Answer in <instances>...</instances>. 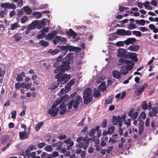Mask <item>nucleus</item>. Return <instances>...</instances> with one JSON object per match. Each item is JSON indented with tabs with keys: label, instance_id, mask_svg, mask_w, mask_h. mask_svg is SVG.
I'll list each match as a JSON object with an SVG mask.
<instances>
[{
	"label": "nucleus",
	"instance_id": "f257e3e1",
	"mask_svg": "<svg viewBox=\"0 0 158 158\" xmlns=\"http://www.w3.org/2000/svg\"><path fill=\"white\" fill-rule=\"evenodd\" d=\"M74 57V56L72 53L67 54L65 57L66 60L64 61L62 64L59 67L56 68L54 71L55 74L57 73L55 76V78L57 79L58 81L61 83V84L66 83L70 79L69 75H68L66 74H63L65 71H67L70 69L69 60H72Z\"/></svg>",
	"mask_w": 158,
	"mask_h": 158
},
{
	"label": "nucleus",
	"instance_id": "f03ea898",
	"mask_svg": "<svg viewBox=\"0 0 158 158\" xmlns=\"http://www.w3.org/2000/svg\"><path fill=\"white\" fill-rule=\"evenodd\" d=\"M67 97L66 96H63L61 97L57 98L55 103L53 104L51 108L49 110L48 113L51 115L52 117L56 116L58 113V110L56 108V106L59 105L61 102H65L67 99Z\"/></svg>",
	"mask_w": 158,
	"mask_h": 158
},
{
	"label": "nucleus",
	"instance_id": "7ed1b4c3",
	"mask_svg": "<svg viewBox=\"0 0 158 158\" xmlns=\"http://www.w3.org/2000/svg\"><path fill=\"white\" fill-rule=\"evenodd\" d=\"M92 91L90 88L86 89L84 91L83 98L84 103L85 104L90 102L92 98Z\"/></svg>",
	"mask_w": 158,
	"mask_h": 158
},
{
	"label": "nucleus",
	"instance_id": "20e7f679",
	"mask_svg": "<svg viewBox=\"0 0 158 158\" xmlns=\"http://www.w3.org/2000/svg\"><path fill=\"white\" fill-rule=\"evenodd\" d=\"M82 98L79 95L77 96L74 101L71 100L69 103L68 109H70L73 106L74 108H77L81 101Z\"/></svg>",
	"mask_w": 158,
	"mask_h": 158
},
{
	"label": "nucleus",
	"instance_id": "39448f33",
	"mask_svg": "<svg viewBox=\"0 0 158 158\" xmlns=\"http://www.w3.org/2000/svg\"><path fill=\"white\" fill-rule=\"evenodd\" d=\"M82 98L79 95L77 96L74 101L71 100L69 103L68 109H70L73 106L74 108H77L81 101Z\"/></svg>",
	"mask_w": 158,
	"mask_h": 158
},
{
	"label": "nucleus",
	"instance_id": "423d86ee",
	"mask_svg": "<svg viewBox=\"0 0 158 158\" xmlns=\"http://www.w3.org/2000/svg\"><path fill=\"white\" fill-rule=\"evenodd\" d=\"M61 48L64 51H66L68 50L70 51H74L76 52H78L81 50L80 48L73 47L70 45L69 44H66V46H61Z\"/></svg>",
	"mask_w": 158,
	"mask_h": 158
},
{
	"label": "nucleus",
	"instance_id": "0eeeda50",
	"mask_svg": "<svg viewBox=\"0 0 158 158\" xmlns=\"http://www.w3.org/2000/svg\"><path fill=\"white\" fill-rule=\"evenodd\" d=\"M133 66L131 64H127L121 67L120 71L123 75H126L128 73V71L130 70L133 68Z\"/></svg>",
	"mask_w": 158,
	"mask_h": 158
},
{
	"label": "nucleus",
	"instance_id": "6e6552de",
	"mask_svg": "<svg viewBox=\"0 0 158 158\" xmlns=\"http://www.w3.org/2000/svg\"><path fill=\"white\" fill-rule=\"evenodd\" d=\"M0 6L2 8H4L5 10H6L7 9L15 10L16 8V6L15 4L13 3L7 2L1 3Z\"/></svg>",
	"mask_w": 158,
	"mask_h": 158
},
{
	"label": "nucleus",
	"instance_id": "1a4fd4ad",
	"mask_svg": "<svg viewBox=\"0 0 158 158\" xmlns=\"http://www.w3.org/2000/svg\"><path fill=\"white\" fill-rule=\"evenodd\" d=\"M92 140V141H94L95 140V137H94L93 138H87L85 139L84 140V141H83L82 143V148H83L84 149H86L88 146L89 142Z\"/></svg>",
	"mask_w": 158,
	"mask_h": 158
},
{
	"label": "nucleus",
	"instance_id": "9d476101",
	"mask_svg": "<svg viewBox=\"0 0 158 158\" xmlns=\"http://www.w3.org/2000/svg\"><path fill=\"white\" fill-rule=\"evenodd\" d=\"M63 102V103L61 104L60 106L57 108L58 111H59V114L61 115L64 114L67 110L66 106Z\"/></svg>",
	"mask_w": 158,
	"mask_h": 158
},
{
	"label": "nucleus",
	"instance_id": "9b49d317",
	"mask_svg": "<svg viewBox=\"0 0 158 158\" xmlns=\"http://www.w3.org/2000/svg\"><path fill=\"white\" fill-rule=\"evenodd\" d=\"M69 34L70 36L73 39V41L77 40L79 39V37L77 36V33L71 29L69 30Z\"/></svg>",
	"mask_w": 158,
	"mask_h": 158
},
{
	"label": "nucleus",
	"instance_id": "f8f14e48",
	"mask_svg": "<svg viewBox=\"0 0 158 158\" xmlns=\"http://www.w3.org/2000/svg\"><path fill=\"white\" fill-rule=\"evenodd\" d=\"M128 115L133 120L136 119L138 115V113L137 111H134L133 109H131L129 112Z\"/></svg>",
	"mask_w": 158,
	"mask_h": 158
},
{
	"label": "nucleus",
	"instance_id": "ddd939ff",
	"mask_svg": "<svg viewBox=\"0 0 158 158\" xmlns=\"http://www.w3.org/2000/svg\"><path fill=\"white\" fill-rule=\"evenodd\" d=\"M87 138H84L82 136H80L77 139V142L79 143H78L76 144V147L79 148H81L82 146V142L84 141V140L85 139Z\"/></svg>",
	"mask_w": 158,
	"mask_h": 158
},
{
	"label": "nucleus",
	"instance_id": "4468645a",
	"mask_svg": "<svg viewBox=\"0 0 158 158\" xmlns=\"http://www.w3.org/2000/svg\"><path fill=\"white\" fill-rule=\"evenodd\" d=\"M147 86L146 84H144L143 85H141L138 89L135 90V92L137 95H139L141 93L143 92L144 90V89Z\"/></svg>",
	"mask_w": 158,
	"mask_h": 158
},
{
	"label": "nucleus",
	"instance_id": "2eb2a0df",
	"mask_svg": "<svg viewBox=\"0 0 158 158\" xmlns=\"http://www.w3.org/2000/svg\"><path fill=\"white\" fill-rule=\"evenodd\" d=\"M117 56L118 57H124L126 55V50L125 49L119 48L117 50Z\"/></svg>",
	"mask_w": 158,
	"mask_h": 158
},
{
	"label": "nucleus",
	"instance_id": "dca6fc26",
	"mask_svg": "<svg viewBox=\"0 0 158 158\" xmlns=\"http://www.w3.org/2000/svg\"><path fill=\"white\" fill-rule=\"evenodd\" d=\"M37 21V28L38 29H40L46 25V23L45 22L44 19H43L41 21L36 20Z\"/></svg>",
	"mask_w": 158,
	"mask_h": 158
},
{
	"label": "nucleus",
	"instance_id": "f3484780",
	"mask_svg": "<svg viewBox=\"0 0 158 158\" xmlns=\"http://www.w3.org/2000/svg\"><path fill=\"white\" fill-rule=\"evenodd\" d=\"M57 32L56 31H53L52 33H48L46 36V38L48 40H50L57 35Z\"/></svg>",
	"mask_w": 158,
	"mask_h": 158
},
{
	"label": "nucleus",
	"instance_id": "a211bd4d",
	"mask_svg": "<svg viewBox=\"0 0 158 158\" xmlns=\"http://www.w3.org/2000/svg\"><path fill=\"white\" fill-rule=\"evenodd\" d=\"M119 61L121 63L127 64H131L134 65L135 63L131 60L123 58H121L119 59Z\"/></svg>",
	"mask_w": 158,
	"mask_h": 158
},
{
	"label": "nucleus",
	"instance_id": "6ab92c4d",
	"mask_svg": "<svg viewBox=\"0 0 158 158\" xmlns=\"http://www.w3.org/2000/svg\"><path fill=\"white\" fill-rule=\"evenodd\" d=\"M127 56L135 62H137L138 60L137 55L134 52H129L127 54Z\"/></svg>",
	"mask_w": 158,
	"mask_h": 158
},
{
	"label": "nucleus",
	"instance_id": "aec40b11",
	"mask_svg": "<svg viewBox=\"0 0 158 158\" xmlns=\"http://www.w3.org/2000/svg\"><path fill=\"white\" fill-rule=\"evenodd\" d=\"M29 133H27L25 131L19 133V136L22 139H25L27 138L29 136Z\"/></svg>",
	"mask_w": 158,
	"mask_h": 158
},
{
	"label": "nucleus",
	"instance_id": "412c9836",
	"mask_svg": "<svg viewBox=\"0 0 158 158\" xmlns=\"http://www.w3.org/2000/svg\"><path fill=\"white\" fill-rule=\"evenodd\" d=\"M23 9L27 15H30L32 12L31 9L28 6H23Z\"/></svg>",
	"mask_w": 158,
	"mask_h": 158
},
{
	"label": "nucleus",
	"instance_id": "4be33fe9",
	"mask_svg": "<svg viewBox=\"0 0 158 158\" xmlns=\"http://www.w3.org/2000/svg\"><path fill=\"white\" fill-rule=\"evenodd\" d=\"M139 46L137 45H132L128 48L130 51L133 52H136L139 50Z\"/></svg>",
	"mask_w": 158,
	"mask_h": 158
},
{
	"label": "nucleus",
	"instance_id": "5701e85b",
	"mask_svg": "<svg viewBox=\"0 0 158 158\" xmlns=\"http://www.w3.org/2000/svg\"><path fill=\"white\" fill-rule=\"evenodd\" d=\"M136 39L134 38H128L125 40V44L126 45H128L129 44H131L134 43Z\"/></svg>",
	"mask_w": 158,
	"mask_h": 158
},
{
	"label": "nucleus",
	"instance_id": "b1692460",
	"mask_svg": "<svg viewBox=\"0 0 158 158\" xmlns=\"http://www.w3.org/2000/svg\"><path fill=\"white\" fill-rule=\"evenodd\" d=\"M32 15L33 17L36 19H39L42 16V14L40 12H33L32 13Z\"/></svg>",
	"mask_w": 158,
	"mask_h": 158
},
{
	"label": "nucleus",
	"instance_id": "393cba45",
	"mask_svg": "<svg viewBox=\"0 0 158 158\" xmlns=\"http://www.w3.org/2000/svg\"><path fill=\"white\" fill-rule=\"evenodd\" d=\"M37 21L35 20L32 22L28 27V29H30L31 30L34 29H35L36 27H37Z\"/></svg>",
	"mask_w": 158,
	"mask_h": 158
},
{
	"label": "nucleus",
	"instance_id": "a878e982",
	"mask_svg": "<svg viewBox=\"0 0 158 158\" xmlns=\"http://www.w3.org/2000/svg\"><path fill=\"white\" fill-rule=\"evenodd\" d=\"M144 123L142 121L140 122L139 125V134L140 135L143 131L144 129Z\"/></svg>",
	"mask_w": 158,
	"mask_h": 158
},
{
	"label": "nucleus",
	"instance_id": "bb28decb",
	"mask_svg": "<svg viewBox=\"0 0 158 158\" xmlns=\"http://www.w3.org/2000/svg\"><path fill=\"white\" fill-rule=\"evenodd\" d=\"M112 74L114 77L117 79L119 78L121 76L120 73L117 70L113 71Z\"/></svg>",
	"mask_w": 158,
	"mask_h": 158
},
{
	"label": "nucleus",
	"instance_id": "cd10ccee",
	"mask_svg": "<svg viewBox=\"0 0 158 158\" xmlns=\"http://www.w3.org/2000/svg\"><path fill=\"white\" fill-rule=\"evenodd\" d=\"M148 27L151 30H152L153 32L156 33L158 32V29L155 27V26L154 24H149Z\"/></svg>",
	"mask_w": 158,
	"mask_h": 158
},
{
	"label": "nucleus",
	"instance_id": "c85d7f7f",
	"mask_svg": "<svg viewBox=\"0 0 158 158\" xmlns=\"http://www.w3.org/2000/svg\"><path fill=\"white\" fill-rule=\"evenodd\" d=\"M106 88V83L105 82H102L100 85L98 86V89L101 91L104 90Z\"/></svg>",
	"mask_w": 158,
	"mask_h": 158
},
{
	"label": "nucleus",
	"instance_id": "c756f323",
	"mask_svg": "<svg viewBox=\"0 0 158 158\" xmlns=\"http://www.w3.org/2000/svg\"><path fill=\"white\" fill-rule=\"evenodd\" d=\"M20 27L18 22H15L11 24V29L13 30Z\"/></svg>",
	"mask_w": 158,
	"mask_h": 158
},
{
	"label": "nucleus",
	"instance_id": "7c9ffc66",
	"mask_svg": "<svg viewBox=\"0 0 158 158\" xmlns=\"http://www.w3.org/2000/svg\"><path fill=\"white\" fill-rule=\"evenodd\" d=\"M13 37L15 39L16 41L18 42L20 40L22 39L21 36L19 34L16 33L15 35H13Z\"/></svg>",
	"mask_w": 158,
	"mask_h": 158
},
{
	"label": "nucleus",
	"instance_id": "2f4dec72",
	"mask_svg": "<svg viewBox=\"0 0 158 158\" xmlns=\"http://www.w3.org/2000/svg\"><path fill=\"white\" fill-rule=\"evenodd\" d=\"M39 44L42 46L47 47L48 45V43L47 41L42 40L40 41Z\"/></svg>",
	"mask_w": 158,
	"mask_h": 158
},
{
	"label": "nucleus",
	"instance_id": "473e14b6",
	"mask_svg": "<svg viewBox=\"0 0 158 158\" xmlns=\"http://www.w3.org/2000/svg\"><path fill=\"white\" fill-rule=\"evenodd\" d=\"M43 122H41L40 123H38L35 126V130L37 131H38L41 128V127L43 125Z\"/></svg>",
	"mask_w": 158,
	"mask_h": 158
},
{
	"label": "nucleus",
	"instance_id": "72a5a7b5",
	"mask_svg": "<svg viewBox=\"0 0 158 158\" xmlns=\"http://www.w3.org/2000/svg\"><path fill=\"white\" fill-rule=\"evenodd\" d=\"M60 52V51L57 49H55L53 50L50 49L48 51V52L52 54V55H54L57 54Z\"/></svg>",
	"mask_w": 158,
	"mask_h": 158
},
{
	"label": "nucleus",
	"instance_id": "f704fd0d",
	"mask_svg": "<svg viewBox=\"0 0 158 158\" xmlns=\"http://www.w3.org/2000/svg\"><path fill=\"white\" fill-rule=\"evenodd\" d=\"M117 135L116 134H114L112 136V138H110L109 142H112L113 143H115L116 142V137Z\"/></svg>",
	"mask_w": 158,
	"mask_h": 158
},
{
	"label": "nucleus",
	"instance_id": "c9c22d12",
	"mask_svg": "<svg viewBox=\"0 0 158 158\" xmlns=\"http://www.w3.org/2000/svg\"><path fill=\"white\" fill-rule=\"evenodd\" d=\"M61 39V38L60 36H56L53 40V42L54 44H57L59 42Z\"/></svg>",
	"mask_w": 158,
	"mask_h": 158
},
{
	"label": "nucleus",
	"instance_id": "e433bc0d",
	"mask_svg": "<svg viewBox=\"0 0 158 158\" xmlns=\"http://www.w3.org/2000/svg\"><path fill=\"white\" fill-rule=\"evenodd\" d=\"M62 56H59L58 57L56 58L57 62H55L53 66L54 67H57V68L58 67H59L60 66H57V65L58 64V62H59L60 61H61L62 60Z\"/></svg>",
	"mask_w": 158,
	"mask_h": 158
},
{
	"label": "nucleus",
	"instance_id": "4c0bfd02",
	"mask_svg": "<svg viewBox=\"0 0 158 158\" xmlns=\"http://www.w3.org/2000/svg\"><path fill=\"white\" fill-rule=\"evenodd\" d=\"M28 20V17L26 15H24L21 19V22L22 23H26Z\"/></svg>",
	"mask_w": 158,
	"mask_h": 158
},
{
	"label": "nucleus",
	"instance_id": "58836bf2",
	"mask_svg": "<svg viewBox=\"0 0 158 158\" xmlns=\"http://www.w3.org/2000/svg\"><path fill=\"white\" fill-rule=\"evenodd\" d=\"M17 11V15L19 17H21L24 14V11L22 9L18 10Z\"/></svg>",
	"mask_w": 158,
	"mask_h": 158
},
{
	"label": "nucleus",
	"instance_id": "ea45409f",
	"mask_svg": "<svg viewBox=\"0 0 158 158\" xmlns=\"http://www.w3.org/2000/svg\"><path fill=\"white\" fill-rule=\"evenodd\" d=\"M93 95L95 98H98L100 95V92L97 89H94V92Z\"/></svg>",
	"mask_w": 158,
	"mask_h": 158
},
{
	"label": "nucleus",
	"instance_id": "a19ab883",
	"mask_svg": "<svg viewBox=\"0 0 158 158\" xmlns=\"http://www.w3.org/2000/svg\"><path fill=\"white\" fill-rule=\"evenodd\" d=\"M136 25L132 23L128 25L127 26V28L129 30L133 29L136 28Z\"/></svg>",
	"mask_w": 158,
	"mask_h": 158
},
{
	"label": "nucleus",
	"instance_id": "79ce46f5",
	"mask_svg": "<svg viewBox=\"0 0 158 158\" xmlns=\"http://www.w3.org/2000/svg\"><path fill=\"white\" fill-rule=\"evenodd\" d=\"M125 44V41H119L117 42L116 43V45L118 47L123 46Z\"/></svg>",
	"mask_w": 158,
	"mask_h": 158
},
{
	"label": "nucleus",
	"instance_id": "37998d69",
	"mask_svg": "<svg viewBox=\"0 0 158 158\" xmlns=\"http://www.w3.org/2000/svg\"><path fill=\"white\" fill-rule=\"evenodd\" d=\"M124 29H119L117 31V33L118 35L124 36Z\"/></svg>",
	"mask_w": 158,
	"mask_h": 158
},
{
	"label": "nucleus",
	"instance_id": "c03bdc74",
	"mask_svg": "<svg viewBox=\"0 0 158 158\" xmlns=\"http://www.w3.org/2000/svg\"><path fill=\"white\" fill-rule=\"evenodd\" d=\"M140 117L141 118L143 119H144L146 118V115L144 112H142L140 113L137 119L139 120Z\"/></svg>",
	"mask_w": 158,
	"mask_h": 158
},
{
	"label": "nucleus",
	"instance_id": "a18cd8bd",
	"mask_svg": "<svg viewBox=\"0 0 158 158\" xmlns=\"http://www.w3.org/2000/svg\"><path fill=\"white\" fill-rule=\"evenodd\" d=\"M46 34H45L41 32L40 33L37 35V37L38 39H41L44 38Z\"/></svg>",
	"mask_w": 158,
	"mask_h": 158
},
{
	"label": "nucleus",
	"instance_id": "49530a36",
	"mask_svg": "<svg viewBox=\"0 0 158 158\" xmlns=\"http://www.w3.org/2000/svg\"><path fill=\"white\" fill-rule=\"evenodd\" d=\"M44 150L47 152H51L52 150V148L51 146L48 145L45 147Z\"/></svg>",
	"mask_w": 158,
	"mask_h": 158
},
{
	"label": "nucleus",
	"instance_id": "de8ad7c7",
	"mask_svg": "<svg viewBox=\"0 0 158 158\" xmlns=\"http://www.w3.org/2000/svg\"><path fill=\"white\" fill-rule=\"evenodd\" d=\"M115 128L114 126H111L108 130L109 134H111L113 133L114 131Z\"/></svg>",
	"mask_w": 158,
	"mask_h": 158
},
{
	"label": "nucleus",
	"instance_id": "09e8293b",
	"mask_svg": "<svg viewBox=\"0 0 158 158\" xmlns=\"http://www.w3.org/2000/svg\"><path fill=\"white\" fill-rule=\"evenodd\" d=\"M132 33L137 36H140L141 35V33L138 31H132Z\"/></svg>",
	"mask_w": 158,
	"mask_h": 158
},
{
	"label": "nucleus",
	"instance_id": "8fccbe9b",
	"mask_svg": "<svg viewBox=\"0 0 158 158\" xmlns=\"http://www.w3.org/2000/svg\"><path fill=\"white\" fill-rule=\"evenodd\" d=\"M131 120L130 118L127 119L124 122V123L126 125L127 127H128L131 124Z\"/></svg>",
	"mask_w": 158,
	"mask_h": 158
},
{
	"label": "nucleus",
	"instance_id": "3c124183",
	"mask_svg": "<svg viewBox=\"0 0 158 158\" xmlns=\"http://www.w3.org/2000/svg\"><path fill=\"white\" fill-rule=\"evenodd\" d=\"M112 122L114 125H116L118 124V121L117 117L115 116L113 117Z\"/></svg>",
	"mask_w": 158,
	"mask_h": 158
},
{
	"label": "nucleus",
	"instance_id": "603ef678",
	"mask_svg": "<svg viewBox=\"0 0 158 158\" xmlns=\"http://www.w3.org/2000/svg\"><path fill=\"white\" fill-rule=\"evenodd\" d=\"M96 131V130L95 129H93L91 130L89 133V136L91 137H92L93 138L94 137H95V136H94L95 132Z\"/></svg>",
	"mask_w": 158,
	"mask_h": 158
},
{
	"label": "nucleus",
	"instance_id": "864d4df0",
	"mask_svg": "<svg viewBox=\"0 0 158 158\" xmlns=\"http://www.w3.org/2000/svg\"><path fill=\"white\" fill-rule=\"evenodd\" d=\"M142 107L143 109L147 110L148 108V105L145 102H143L142 105Z\"/></svg>",
	"mask_w": 158,
	"mask_h": 158
},
{
	"label": "nucleus",
	"instance_id": "5fc2aeb1",
	"mask_svg": "<svg viewBox=\"0 0 158 158\" xmlns=\"http://www.w3.org/2000/svg\"><path fill=\"white\" fill-rule=\"evenodd\" d=\"M131 34V31L130 30L125 31L124 30V35H130Z\"/></svg>",
	"mask_w": 158,
	"mask_h": 158
},
{
	"label": "nucleus",
	"instance_id": "6e6d98bb",
	"mask_svg": "<svg viewBox=\"0 0 158 158\" xmlns=\"http://www.w3.org/2000/svg\"><path fill=\"white\" fill-rule=\"evenodd\" d=\"M48 31V28L47 27H45L42 29L41 31V32H42L45 34V33H47Z\"/></svg>",
	"mask_w": 158,
	"mask_h": 158
},
{
	"label": "nucleus",
	"instance_id": "4d7b16f0",
	"mask_svg": "<svg viewBox=\"0 0 158 158\" xmlns=\"http://www.w3.org/2000/svg\"><path fill=\"white\" fill-rule=\"evenodd\" d=\"M75 79L73 78L68 83V85L70 86H72L74 83Z\"/></svg>",
	"mask_w": 158,
	"mask_h": 158
},
{
	"label": "nucleus",
	"instance_id": "13d9d810",
	"mask_svg": "<svg viewBox=\"0 0 158 158\" xmlns=\"http://www.w3.org/2000/svg\"><path fill=\"white\" fill-rule=\"evenodd\" d=\"M112 100V98L111 97L105 101V103L106 104H109L111 103Z\"/></svg>",
	"mask_w": 158,
	"mask_h": 158
},
{
	"label": "nucleus",
	"instance_id": "bf43d9fd",
	"mask_svg": "<svg viewBox=\"0 0 158 158\" xmlns=\"http://www.w3.org/2000/svg\"><path fill=\"white\" fill-rule=\"evenodd\" d=\"M66 137V136L63 134H61L58 136V138L60 140L65 139Z\"/></svg>",
	"mask_w": 158,
	"mask_h": 158
},
{
	"label": "nucleus",
	"instance_id": "052dcab7",
	"mask_svg": "<svg viewBox=\"0 0 158 158\" xmlns=\"http://www.w3.org/2000/svg\"><path fill=\"white\" fill-rule=\"evenodd\" d=\"M150 118H148L146 120L145 122V126L147 127H148L150 125Z\"/></svg>",
	"mask_w": 158,
	"mask_h": 158
},
{
	"label": "nucleus",
	"instance_id": "680f3d73",
	"mask_svg": "<svg viewBox=\"0 0 158 158\" xmlns=\"http://www.w3.org/2000/svg\"><path fill=\"white\" fill-rule=\"evenodd\" d=\"M152 111L154 112V114L156 115L158 112L157 108L156 107H153L152 108Z\"/></svg>",
	"mask_w": 158,
	"mask_h": 158
},
{
	"label": "nucleus",
	"instance_id": "e2e57ef3",
	"mask_svg": "<svg viewBox=\"0 0 158 158\" xmlns=\"http://www.w3.org/2000/svg\"><path fill=\"white\" fill-rule=\"evenodd\" d=\"M76 28L77 29H80L82 31V30H84L85 27L84 26H77L76 27Z\"/></svg>",
	"mask_w": 158,
	"mask_h": 158
},
{
	"label": "nucleus",
	"instance_id": "0e129e2a",
	"mask_svg": "<svg viewBox=\"0 0 158 158\" xmlns=\"http://www.w3.org/2000/svg\"><path fill=\"white\" fill-rule=\"evenodd\" d=\"M30 151L28 149L26 151L25 154H26L27 155L25 156V158H29V155L30 154Z\"/></svg>",
	"mask_w": 158,
	"mask_h": 158
},
{
	"label": "nucleus",
	"instance_id": "69168bd1",
	"mask_svg": "<svg viewBox=\"0 0 158 158\" xmlns=\"http://www.w3.org/2000/svg\"><path fill=\"white\" fill-rule=\"evenodd\" d=\"M16 114V111L15 110H13L11 113V118H15Z\"/></svg>",
	"mask_w": 158,
	"mask_h": 158
},
{
	"label": "nucleus",
	"instance_id": "338daca9",
	"mask_svg": "<svg viewBox=\"0 0 158 158\" xmlns=\"http://www.w3.org/2000/svg\"><path fill=\"white\" fill-rule=\"evenodd\" d=\"M139 30L141 31L144 32L147 31L148 29L145 27H139Z\"/></svg>",
	"mask_w": 158,
	"mask_h": 158
},
{
	"label": "nucleus",
	"instance_id": "774afa93",
	"mask_svg": "<svg viewBox=\"0 0 158 158\" xmlns=\"http://www.w3.org/2000/svg\"><path fill=\"white\" fill-rule=\"evenodd\" d=\"M32 85V84L31 83L27 84L25 85V88L27 89H29L31 88Z\"/></svg>",
	"mask_w": 158,
	"mask_h": 158
}]
</instances>
